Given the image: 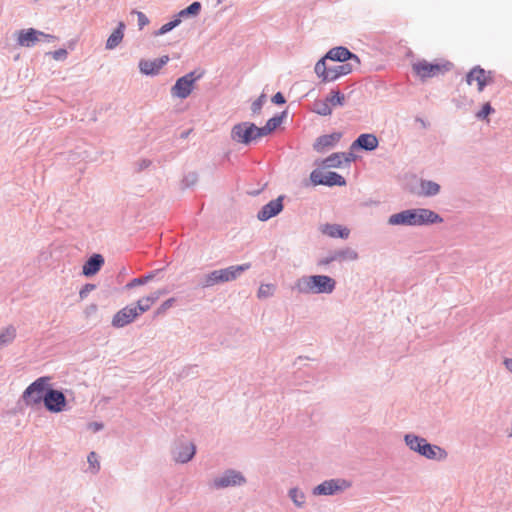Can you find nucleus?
Here are the masks:
<instances>
[{
	"label": "nucleus",
	"mask_w": 512,
	"mask_h": 512,
	"mask_svg": "<svg viewBox=\"0 0 512 512\" xmlns=\"http://www.w3.org/2000/svg\"><path fill=\"white\" fill-rule=\"evenodd\" d=\"M275 291V286L273 284H262L258 289V297L259 298H267L272 296Z\"/></svg>",
	"instance_id": "obj_36"
},
{
	"label": "nucleus",
	"mask_w": 512,
	"mask_h": 512,
	"mask_svg": "<svg viewBox=\"0 0 512 512\" xmlns=\"http://www.w3.org/2000/svg\"><path fill=\"white\" fill-rule=\"evenodd\" d=\"M443 219L434 211L419 208L409 209L389 217L390 225L421 226L427 224L441 223Z\"/></svg>",
	"instance_id": "obj_1"
},
{
	"label": "nucleus",
	"mask_w": 512,
	"mask_h": 512,
	"mask_svg": "<svg viewBox=\"0 0 512 512\" xmlns=\"http://www.w3.org/2000/svg\"><path fill=\"white\" fill-rule=\"evenodd\" d=\"M345 100V96L340 93L339 91H332L327 96V101L330 104V106H341L343 105Z\"/></svg>",
	"instance_id": "obj_35"
},
{
	"label": "nucleus",
	"mask_w": 512,
	"mask_h": 512,
	"mask_svg": "<svg viewBox=\"0 0 512 512\" xmlns=\"http://www.w3.org/2000/svg\"><path fill=\"white\" fill-rule=\"evenodd\" d=\"M49 380V377H40L26 388L22 396L26 405L32 406L44 401Z\"/></svg>",
	"instance_id": "obj_6"
},
{
	"label": "nucleus",
	"mask_w": 512,
	"mask_h": 512,
	"mask_svg": "<svg viewBox=\"0 0 512 512\" xmlns=\"http://www.w3.org/2000/svg\"><path fill=\"white\" fill-rule=\"evenodd\" d=\"M504 365L505 367L510 371L512 372V359L511 358H507L504 360Z\"/></svg>",
	"instance_id": "obj_50"
},
{
	"label": "nucleus",
	"mask_w": 512,
	"mask_h": 512,
	"mask_svg": "<svg viewBox=\"0 0 512 512\" xmlns=\"http://www.w3.org/2000/svg\"><path fill=\"white\" fill-rule=\"evenodd\" d=\"M357 257H358V255L354 250L346 249V250L335 252V254L333 256L323 260L321 263L326 265V264H329L330 262L336 261V260H351V261H353V260H356Z\"/></svg>",
	"instance_id": "obj_25"
},
{
	"label": "nucleus",
	"mask_w": 512,
	"mask_h": 512,
	"mask_svg": "<svg viewBox=\"0 0 512 512\" xmlns=\"http://www.w3.org/2000/svg\"><path fill=\"white\" fill-rule=\"evenodd\" d=\"M174 302H175L174 298H170V299L166 300L157 309L156 314L160 315V314L165 313L173 305Z\"/></svg>",
	"instance_id": "obj_44"
},
{
	"label": "nucleus",
	"mask_w": 512,
	"mask_h": 512,
	"mask_svg": "<svg viewBox=\"0 0 512 512\" xmlns=\"http://www.w3.org/2000/svg\"><path fill=\"white\" fill-rule=\"evenodd\" d=\"M245 482V478L237 471L230 470L223 476L214 480L216 488H225L229 486L241 485Z\"/></svg>",
	"instance_id": "obj_15"
},
{
	"label": "nucleus",
	"mask_w": 512,
	"mask_h": 512,
	"mask_svg": "<svg viewBox=\"0 0 512 512\" xmlns=\"http://www.w3.org/2000/svg\"><path fill=\"white\" fill-rule=\"evenodd\" d=\"M180 23V20L179 19H176V20H173V21H170L166 24H164L160 30H159V33L158 34H165L167 32H169L170 30H172L174 27H176L178 24Z\"/></svg>",
	"instance_id": "obj_43"
},
{
	"label": "nucleus",
	"mask_w": 512,
	"mask_h": 512,
	"mask_svg": "<svg viewBox=\"0 0 512 512\" xmlns=\"http://www.w3.org/2000/svg\"><path fill=\"white\" fill-rule=\"evenodd\" d=\"M138 316V310L134 306H126L113 316L112 325L117 328L124 327L133 322Z\"/></svg>",
	"instance_id": "obj_12"
},
{
	"label": "nucleus",
	"mask_w": 512,
	"mask_h": 512,
	"mask_svg": "<svg viewBox=\"0 0 512 512\" xmlns=\"http://www.w3.org/2000/svg\"><path fill=\"white\" fill-rule=\"evenodd\" d=\"M198 78L199 76H195L194 72L179 78L171 89L172 95L181 99L187 98L192 92L194 83Z\"/></svg>",
	"instance_id": "obj_9"
},
{
	"label": "nucleus",
	"mask_w": 512,
	"mask_h": 512,
	"mask_svg": "<svg viewBox=\"0 0 512 512\" xmlns=\"http://www.w3.org/2000/svg\"><path fill=\"white\" fill-rule=\"evenodd\" d=\"M272 102L275 103V104H284L285 103V98L283 96L282 93L278 92L276 93L273 98H272Z\"/></svg>",
	"instance_id": "obj_48"
},
{
	"label": "nucleus",
	"mask_w": 512,
	"mask_h": 512,
	"mask_svg": "<svg viewBox=\"0 0 512 512\" xmlns=\"http://www.w3.org/2000/svg\"><path fill=\"white\" fill-rule=\"evenodd\" d=\"M88 463L89 467L93 472H97L100 469V463L98 461L97 454L95 452H91L88 455Z\"/></svg>",
	"instance_id": "obj_40"
},
{
	"label": "nucleus",
	"mask_w": 512,
	"mask_h": 512,
	"mask_svg": "<svg viewBox=\"0 0 512 512\" xmlns=\"http://www.w3.org/2000/svg\"><path fill=\"white\" fill-rule=\"evenodd\" d=\"M125 24L120 22L118 27L111 33L106 42V49L112 50L116 48L123 40Z\"/></svg>",
	"instance_id": "obj_23"
},
{
	"label": "nucleus",
	"mask_w": 512,
	"mask_h": 512,
	"mask_svg": "<svg viewBox=\"0 0 512 512\" xmlns=\"http://www.w3.org/2000/svg\"><path fill=\"white\" fill-rule=\"evenodd\" d=\"M95 289V285L93 284H86L85 286H83V288L80 290L79 292V297L80 299H85L88 294L93 291Z\"/></svg>",
	"instance_id": "obj_46"
},
{
	"label": "nucleus",
	"mask_w": 512,
	"mask_h": 512,
	"mask_svg": "<svg viewBox=\"0 0 512 512\" xmlns=\"http://www.w3.org/2000/svg\"><path fill=\"white\" fill-rule=\"evenodd\" d=\"M343 162H349V158L344 153H334L327 157L323 164L326 167H340Z\"/></svg>",
	"instance_id": "obj_27"
},
{
	"label": "nucleus",
	"mask_w": 512,
	"mask_h": 512,
	"mask_svg": "<svg viewBox=\"0 0 512 512\" xmlns=\"http://www.w3.org/2000/svg\"><path fill=\"white\" fill-rule=\"evenodd\" d=\"M281 123V118L273 117L269 119L264 127L259 128L261 135L266 136L271 133Z\"/></svg>",
	"instance_id": "obj_33"
},
{
	"label": "nucleus",
	"mask_w": 512,
	"mask_h": 512,
	"mask_svg": "<svg viewBox=\"0 0 512 512\" xmlns=\"http://www.w3.org/2000/svg\"><path fill=\"white\" fill-rule=\"evenodd\" d=\"M350 63H340L328 66L325 59L319 60L315 65V73L323 82H332L341 76H345L352 72Z\"/></svg>",
	"instance_id": "obj_4"
},
{
	"label": "nucleus",
	"mask_w": 512,
	"mask_h": 512,
	"mask_svg": "<svg viewBox=\"0 0 512 512\" xmlns=\"http://www.w3.org/2000/svg\"><path fill=\"white\" fill-rule=\"evenodd\" d=\"M378 146V139L373 134H361L352 144V148L372 151Z\"/></svg>",
	"instance_id": "obj_19"
},
{
	"label": "nucleus",
	"mask_w": 512,
	"mask_h": 512,
	"mask_svg": "<svg viewBox=\"0 0 512 512\" xmlns=\"http://www.w3.org/2000/svg\"><path fill=\"white\" fill-rule=\"evenodd\" d=\"M194 454L195 446L193 444H187L176 453L175 459L180 463H186L193 458Z\"/></svg>",
	"instance_id": "obj_26"
},
{
	"label": "nucleus",
	"mask_w": 512,
	"mask_h": 512,
	"mask_svg": "<svg viewBox=\"0 0 512 512\" xmlns=\"http://www.w3.org/2000/svg\"><path fill=\"white\" fill-rule=\"evenodd\" d=\"M494 111V109L491 107L490 103H485L482 107V109L477 113V117L479 119H485L488 117L489 114H491Z\"/></svg>",
	"instance_id": "obj_41"
},
{
	"label": "nucleus",
	"mask_w": 512,
	"mask_h": 512,
	"mask_svg": "<svg viewBox=\"0 0 512 512\" xmlns=\"http://www.w3.org/2000/svg\"><path fill=\"white\" fill-rule=\"evenodd\" d=\"M103 264H104L103 256L100 254H94L83 265L82 273L85 276H93L101 269Z\"/></svg>",
	"instance_id": "obj_18"
},
{
	"label": "nucleus",
	"mask_w": 512,
	"mask_h": 512,
	"mask_svg": "<svg viewBox=\"0 0 512 512\" xmlns=\"http://www.w3.org/2000/svg\"><path fill=\"white\" fill-rule=\"evenodd\" d=\"M336 282L333 278L326 275L304 276L297 280L296 288L301 293H332Z\"/></svg>",
	"instance_id": "obj_2"
},
{
	"label": "nucleus",
	"mask_w": 512,
	"mask_h": 512,
	"mask_svg": "<svg viewBox=\"0 0 512 512\" xmlns=\"http://www.w3.org/2000/svg\"><path fill=\"white\" fill-rule=\"evenodd\" d=\"M251 267L250 263L230 266L225 269L214 270L205 277L204 285L213 286L220 282H228L235 280L242 272L248 270Z\"/></svg>",
	"instance_id": "obj_5"
},
{
	"label": "nucleus",
	"mask_w": 512,
	"mask_h": 512,
	"mask_svg": "<svg viewBox=\"0 0 512 512\" xmlns=\"http://www.w3.org/2000/svg\"><path fill=\"white\" fill-rule=\"evenodd\" d=\"M152 278L151 275H147L144 277L134 278L129 283L126 284V288L130 289L135 286L143 285L147 283Z\"/></svg>",
	"instance_id": "obj_39"
},
{
	"label": "nucleus",
	"mask_w": 512,
	"mask_h": 512,
	"mask_svg": "<svg viewBox=\"0 0 512 512\" xmlns=\"http://www.w3.org/2000/svg\"><path fill=\"white\" fill-rule=\"evenodd\" d=\"M322 59H325V61L331 60L338 61L341 63H344L347 60H351L354 61L356 65L360 64L358 56L351 53L346 47L343 46L334 47L330 49L325 55V57H323Z\"/></svg>",
	"instance_id": "obj_13"
},
{
	"label": "nucleus",
	"mask_w": 512,
	"mask_h": 512,
	"mask_svg": "<svg viewBox=\"0 0 512 512\" xmlns=\"http://www.w3.org/2000/svg\"><path fill=\"white\" fill-rule=\"evenodd\" d=\"M322 232L332 238H348L350 234L349 229L337 224H326L323 226Z\"/></svg>",
	"instance_id": "obj_22"
},
{
	"label": "nucleus",
	"mask_w": 512,
	"mask_h": 512,
	"mask_svg": "<svg viewBox=\"0 0 512 512\" xmlns=\"http://www.w3.org/2000/svg\"><path fill=\"white\" fill-rule=\"evenodd\" d=\"M314 111L322 116H328L332 113V108L330 104L327 101V98L325 100H318L314 103Z\"/></svg>",
	"instance_id": "obj_31"
},
{
	"label": "nucleus",
	"mask_w": 512,
	"mask_h": 512,
	"mask_svg": "<svg viewBox=\"0 0 512 512\" xmlns=\"http://www.w3.org/2000/svg\"><path fill=\"white\" fill-rule=\"evenodd\" d=\"M406 444L414 451L420 452L422 444L425 442V439L419 438L414 435H406L405 437Z\"/></svg>",
	"instance_id": "obj_32"
},
{
	"label": "nucleus",
	"mask_w": 512,
	"mask_h": 512,
	"mask_svg": "<svg viewBox=\"0 0 512 512\" xmlns=\"http://www.w3.org/2000/svg\"><path fill=\"white\" fill-rule=\"evenodd\" d=\"M346 184L344 177L336 172L324 173V185L327 186H343Z\"/></svg>",
	"instance_id": "obj_29"
},
{
	"label": "nucleus",
	"mask_w": 512,
	"mask_h": 512,
	"mask_svg": "<svg viewBox=\"0 0 512 512\" xmlns=\"http://www.w3.org/2000/svg\"><path fill=\"white\" fill-rule=\"evenodd\" d=\"M341 138L340 133H332L330 135H323L319 137L315 144L314 149L317 151H323L325 148L332 147Z\"/></svg>",
	"instance_id": "obj_21"
},
{
	"label": "nucleus",
	"mask_w": 512,
	"mask_h": 512,
	"mask_svg": "<svg viewBox=\"0 0 512 512\" xmlns=\"http://www.w3.org/2000/svg\"><path fill=\"white\" fill-rule=\"evenodd\" d=\"M419 453L429 459H440V458H444L446 456V453L444 450H442L438 446L430 445L426 441L422 444V447H421V450Z\"/></svg>",
	"instance_id": "obj_24"
},
{
	"label": "nucleus",
	"mask_w": 512,
	"mask_h": 512,
	"mask_svg": "<svg viewBox=\"0 0 512 512\" xmlns=\"http://www.w3.org/2000/svg\"><path fill=\"white\" fill-rule=\"evenodd\" d=\"M420 187L421 191L417 192V194L423 196H433L440 191V186L433 181H421Z\"/></svg>",
	"instance_id": "obj_28"
},
{
	"label": "nucleus",
	"mask_w": 512,
	"mask_h": 512,
	"mask_svg": "<svg viewBox=\"0 0 512 512\" xmlns=\"http://www.w3.org/2000/svg\"><path fill=\"white\" fill-rule=\"evenodd\" d=\"M467 83L469 85H472L474 82H476L478 86V91H483L486 84L490 83L492 81L491 78V72H486L484 69L480 67H474L468 74H467Z\"/></svg>",
	"instance_id": "obj_14"
},
{
	"label": "nucleus",
	"mask_w": 512,
	"mask_h": 512,
	"mask_svg": "<svg viewBox=\"0 0 512 512\" xmlns=\"http://www.w3.org/2000/svg\"><path fill=\"white\" fill-rule=\"evenodd\" d=\"M161 295V291H156L146 297H142L141 299H139L137 301V305L134 306L138 310V314L141 315L142 313H145L146 311L150 310Z\"/></svg>",
	"instance_id": "obj_20"
},
{
	"label": "nucleus",
	"mask_w": 512,
	"mask_h": 512,
	"mask_svg": "<svg viewBox=\"0 0 512 512\" xmlns=\"http://www.w3.org/2000/svg\"><path fill=\"white\" fill-rule=\"evenodd\" d=\"M44 405L51 412H61L66 406V398L61 391L49 390L44 397Z\"/></svg>",
	"instance_id": "obj_11"
},
{
	"label": "nucleus",
	"mask_w": 512,
	"mask_h": 512,
	"mask_svg": "<svg viewBox=\"0 0 512 512\" xmlns=\"http://www.w3.org/2000/svg\"><path fill=\"white\" fill-rule=\"evenodd\" d=\"M265 103V95L262 94L257 100L252 103L251 110L253 113H259L263 104Z\"/></svg>",
	"instance_id": "obj_42"
},
{
	"label": "nucleus",
	"mask_w": 512,
	"mask_h": 512,
	"mask_svg": "<svg viewBox=\"0 0 512 512\" xmlns=\"http://www.w3.org/2000/svg\"><path fill=\"white\" fill-rule=\"evenodd\" d=\"M54 60L60 61L67 58V51L65 49H58L50 53Z\"/></svg>",
	"instance_id": "obj_45"
},
{
	"label": "nucleus",
	"mask_w": 512,
	"mask_h": 512,
	"mask_svg": "<svg viewBox=\"0 0 512 512\" xmlns=\"http://www.w3.org/2000/svg\"><path fill=\"white\" fill-rule=\"evenodd\" d=\"M200 8H201V5L199 2H193L191 5H189L186 9L182 10L180 12V16H185V15H197L200 11Z\"/></svg>",
	"instance_id": "obj_37"
},
{
	"label": "nucleus",
	"mask_w": 512,
	"mask_h": 512,
	"mask_svg": "<svg viewBox=\"0 0 512 512\" xmlns=\"http://www.w3.org/2000/svg\"><path fill=\"white\" fill-rule=\"evenodd\" d=\"M137 18H138V25H139L140 29H142L144 26H146L149 23L148 18L142 12H137Z\"/></svg>",
	"instance_id": "obj_47"
},
{
	"label": "nucleus",
	"mask_w": 512,
	"mask_h": 512,
	"mask_svg": "<svg viewBox=\"0 0 512 512\" xmlns=\"http://www.w3.org/2000/svg\"><path fill=\"white\" fill-rule=\"evenodd\" d=\"M282 209V197H278L277 199L272 200L263 206V208L258 212L257 217L261 221H266L280 213Z\"/></svg>",
	"instance_id": "obj_16"
},
{
	"label": "nucleus",
	"mask_w": 512,
	"mask_h": 512,
	"mask_svg": "<svg viewBox=\"0 0 512 512\" xmlns=\"http://www.w3.org/2000/svg\"><path fill=\"white\" fill-rule=\"evenodd\" d=\"M231 137L237 142L248 144L257 138L262 137V135L259 127L249 122H243L233 127Z\"/></svg>",
	"instance_id": "obj_7"
},
{
	"label": "nucleus",
	"mask_w": 512,
	"mask_h": 512,
	"mask_svg": "<svg viewBox=\"0 0 512 512\" xmlns=\"http://www.w3.org/2000/svg\"><path fill=\"white\" fill-rule=\"evenodd\" d=\"M169 61L168 56H162L155 60H142L139 63L140 71L144 74H156Z\"/></svg>",
	"instance_id": "obj_17"
},
{
	"label": "nucleus",
	"mask_w": 512,
	"mask_h": 512,
	"mask_svg": "<svg viewBox=\"0 0 512 512\" xmlns=\"http://www.w3.org/2000/svg\"><path fill=\"white\" fill-rule=\"evenodd\" d=\"M102 427H103V425H102V424H100V423H97V422H94V423H90V424H89V428H90V429H92V430H93V431H95V432H96V431L101 430V429H102Z\"/></svg>",
	"instance_id": "obj_49"
},
{
	"label": "nucleus",
	"mask_w": 512,
	"mask_h": 512,
	"mask_svg": "<svg viewBox=\"0 0 512 512\" xmlns=\"http://www.w3.org/2000/svg\"><path fill=\"white\" fill-rule=\"evenodd\" d=\"M310 180L313 185H324V173L319 170H314L310 174Z\"/></svg>",
	"instance_id": "obj_38"
},
{
	"label": "nucleus",
	"mask_w": 512,
	"mask_h": 512,
	"mask_svg": "<svg viewBox=\"0 0 512 512\" xmlns=\"http://www.w3.org/2000/svg\"><path fill=\"white\" fill-rule=\"evenodd\" d=\"M42 39L54 41L56 37L33 28L23 29L17 33V43L21 47H32Z\"/></svg>",
	"instance_id": "obj_8"
},
{
	"label": "nucleus",
	"mask_w": 512,
	"mask_h": 512,
	"mask_svg": "<svg viewBox=\"0 0 512 512\" xmlns=\"http://www.w3.org/2000/svg\"><path fill=\"white\" fill-rule=\"evenodd\" d=\"M452 68L453 64L448 60H440L435 63H430L426 60H420L414 63L412 66L413 72L421 80H426L428 78L444 75L445 73L449 72Z\"/></svg>",
	"instance_id": "obj_3"
},
{
	"label": "nucleus",
	"mask_w": 512,
	"mask_h": 512,
	"mask_svg": "<svg viewBox=\"0 0 512 512\" xmlns=\"http://www.w3.org/2000/svg\"><path fill=\"white\" fill-rule=\"evenodd\" d=\"M289 496L296 506L302 507L304 505L305 495L299 489H297V488L290 489Z\"/></svg>",
	"instance_id": "obj_34"
},
{
	"label": "nucleus",
	"mask_w": 512,
	"mask_h": 512,
	"mask_svg": "<svg viewBox=\"0 0 512 512\" xmlns=\"http://www.w3.org/2000/svg\"><path fill=\"white\" fill-rule=\"evenodd\" d=\"M350 487V483L343 479H331L324 481L313 490L315 495H333Z\"/></svg>",
	"instance_id": "obj_10"
},
{
	"label": "nucleus",
	"mask_w": 512,
	"mask_h": 512,
	"mask_svg": "<svg viewBox=\"0 0 512 512\" xmlns=\"http://www.w3.org/2000/svg\"><path fill=\"white\" fill-rule=\"evenodd\" d=\"M16 337V329L13 326L6 327L0 333V348L11 343Z\"/></svg>",
	"instance_id": "obj_30"
}]
</instances>
